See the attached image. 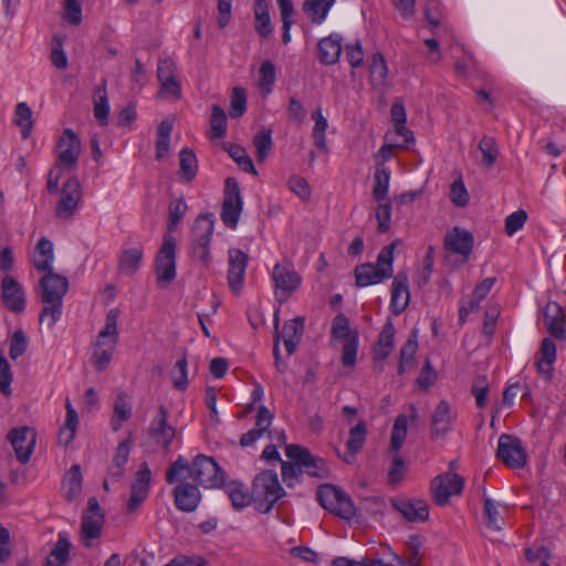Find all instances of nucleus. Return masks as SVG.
I'll use <instances>...</instances> for the list:
<instances>
[{"instance_id":"nucleus-60","label":"nucleus","mask_w":566,"mask_h":566,"mask_svg":"<svg viewBox=\"0 0 566 566\" xmlns=\"http://www.w3.org/2000/svg\"><path fill=\"white\" fill-rule=\"evenodd\" d=\"M11 382H12V371L11 367L3 356L2 350L0 349V391L6 396H11Z\"/></svg>"},{"instance_id":"nucleus-22","label":"nucleus","mask_w":566,"mask_h":566,"mask_svg":"<svg viewBox=\"0 0 566 566\" xmlns=\"http://www.w3.org/2000/svg\"><path fill=\"white\" fill-rule=\"evenodd\" d=\"M1 298L10 312L21 313L24 311V291L21 284L11 275H4L1 281Z\"/></svg>"},{"instance_id":"nucleus-28","label":"nucleus","mask_w":566,"mask_h":566,"mask_svg":"<svg viewBox=\"0 0 566 566\" xmlns=\"http://www.w3.org/2000/svg\"><path fill=\"white\" fill-rule=\"evenodd\" d=\"M544 319L548 333L558 339L565 338L564 312L556 302H548L544 310Z\"/></svg>"},{"instance_id":"nucleus-62","label":"nucleus","mask_w":566,"mask_h":566,"mask_svg":"<svg viewBox=\"0 0 566 566\" xmlns=\"http://www.w3.org/2000/svg\"><path fill=\"white\" fill-rule=\"evenodd\" d=\"M28 348V338L23 331L18 329L13 333L10 340L9 355L11 359H17L22 356Z\"/></svg>"},{"instance_id":"nucleus-43","label":"nucleus","mask_w":566,"mask_h":566,"mask_svg":"<svg viewBox=\"0 0 566 566\" xmlns=\"http://www.w3.org/2000/svg\"><path fill=\"white\" fill-rule=\"evenodd\" d=\"M66 417L64 427L60 429L59 440L64 446L72 442L75 436V430L78 423V417L76 410L73 408L71 401L66 399L65 402Z\"/></svg>"},{"instance_id":"nucleus-51","label":"nucleus","mask_w":566,"mask_h":566,"mask_svg":"<svg viewBox=\"0 0 566 566\" xmlns=\"http://www.w3.org/2000/svg\"><path fill=\"white\" fill-rule=\"evenodd\" d=\"M227 133V117L219 105H212L210 117V137L222 138Z\"/></svg>"},{"instance_id":"nucleus-26","label":"nucleus","mask_w":566,"mask_h":566,"mask_svg":"<svg viewBox=\"0 0 566 566\" xmlns=\"http://www.w3.org/2000/svg\"><path fill=\"white\" fill-rule=\"evenodd\" d=\"M273 420V415L270 410L260 406L255 419V427L248 432L243 433L240 439V444L243 448L254 444L269 429Z\"/></svg>"},{"instance_id":"nucleus-46","label":"nucleus","mask_w":566,"mask_h":566,"mask_svg":"<svg viewBox=\"0 0 566 566\" xmlns=\"http://www.w3.org/2000/svg\"><path fill=\"white\" fill-rule=\"evenodd\" d=\"M63 488L65 490V496L69 501L74 500L82 489V473L80 465L74 464L66 472L63 480Z\"/></svg>"},{"instance_id":"nucleus-58","label":"nucleus","mask_w":566,"mask_h":566,"mask_svg":"<svg viewBox=\"0 0 566 566\" xmlns=\"http://www.w3.org/2000/svg\"><path fill=\"white\" fill-rule=\"evenodd\" d=\"M484 514L486 517V525L489 528L493 531L502 530L503 518L500 515V512L494 502L489 497H485L484 500Z\"/></svg>"},{"instance_id":"nucleus-3","label":"nucleus","mask_w":566,"mask_h":566,"mask_svg":"<svg viewBox=\"0 0 566 566\" xmlns=\"http://www.w3.org/2000/svg\"><path fill=\"white\" fill-rule=\"evenodd\" d=\"M474 248L473 234L461 227L448 230L443 239L444 262L451 269L457 270L465 265Z\"/></svg>"},{"instance_id":"nucleus-38","label":"nucleus","mask_w":566,"mask_h":566,"mask_svg":"<svg viewBox=\"0 0 566 566\" xmlns=\"http://www.w3.org/2000/svg\"><path fill=\"white\" fill-rule=\"evenodd\" d=\"M254 28L258 34L265 39L272 33V24L269 14V7L266 0L254 1Z\"/></svg>"},{"instance_id":"nucleus-45","label":"nucleus","mask_w":566,"mask_h":566,"mask_svg":"<svg viewBox=\"0 0 566 566\" xmlns=\"http://www.w3.org/2000/svg\"><path fill=\"white\" fill-rule=\"evenodd\" d=\"M241 210L242 200L240 197L238 182L232 178H228L226 180V193L222 212H241Z\"/></svg>"},{"instance_id":"nucleus-55","label":"nucleus","mask_w":566,"mask_h":566,"mask_svg":"<svg viewBox=\"0 0 566 566\" xmlns=\"http://www.w3.org/2000/svg\"><path fill=\"white\" fill-rule=\"evenodd\" d=\"M374 196L377 200H381L388 192L390 171L382 164H378L375 171Z\"/></svg>"},{"instance_id":"nucleus-47","label":"nucleus","mask_w":566,"mask_h":566,"mask_svg":"<svg viewBox=\"0 0 566 566\" xmlns=\"http://www.w3.org/2000/svg\"><path fill=\"white\" fill-rule=\"evenodd\" d=\"M14 124L20 128L23 139L29 138L33 127L32 112L27 103H19L14 111Z\"/></svg>"},{"instance_id":"nucleus-40","label":"nucleus","mask_w":566,"mask_h":566,"mask_svg":"<svg viewBox=\"0 0 566 566\" xmlns=\"http://www.w3.org/2000/svg\"><path fill=\"white\" fill-rule=\"evenodd\" d=\"M198 160L192 149L186 147L179 153L180 180L190 182L197 175Z\"/></svg>"},{"instance_id":"nucleus-57","label":"nucleus","mask_w":566,"mask_h":566,"mask_svg":"<svg viewBox=\"0 0 566 566\" xmlns=\"http://www.w3.org/2000/svg\"><path fill=\"white\" fill-rule=\"evenodd\" d=\"M171 379L176 389L185 390L187 388L188 379L186 356H182L176 361L171 370Z\"/></svg>"},{"instance_id":"nucleus-5","label":"nucleus","mask_w":566,"mask_h":566,"mask_svg":"<svg viewBox=\"0 0 566 566\" xmlns=\"http://www.w3.org/2000/svg\"><path fill=\"white\" fill-rule=\"evenodd\" d=\"M397 241L384 247L378 256L376 264L364 263L355 269L356 284L359 287L378 284L385 279L392 276L394 251Z\"/></svg>"},{"instance_id":"nucleus-12","label":"nucleus","mask_w":566,"mask_h":566,"mask_svg":"<svg viewBox=\"0 0 566 566\" xmlns=\"http://www.w3.org/2000/svg\"><path fill=\"white\" fill-rule=\"evenodd\" d=\"M464 486V480L454 472V462H450V470L436 476L431 482L433 501L444 506L453 495H459Z\"/></svg>"},{"instance_id":"nucleus-27","label":"nucleus","mask_w":566,"mask_h":566,"mask_svg":"<svg viewBox=\"0 0 566 566\" xmlns=\"http://www.w3.org/2000/svg\"><path fill=\"white\" fill-rule=\"evenodd\" d=\"M144 256L142 245L125 248L117 259L118 271L123 275L132 276L138 272Z\"/></svg>"},{"instance_id":"nucleus-13","label":"nucleus","mask_w":566,"mask_h":566,"mask_svg":"<svg viewBox=\"0 0 566 566\" xmlns=\"http://www.w3.org/2000/svg\"><path fill=\"white\" fill-rule=\"evenodd\" d=\"M81 155V142L76 134L67 128L63 132L56 144L55 166L67 171L75 170Z\"/></svg>"},{"instance_id":"nucleus-64","label":"nucleus","mask_w":566,"mask_h":566,"mask_svg":"<svg viewBox=\"0 0 566 566\" xmlns=\"http://www.w3.org/2000/svg\"><path fill=\"white\" fill-rule=\"evenodd\" d=\"M63 18L73 25L82 22V6L78 0H65Z\"/></svg>"},{"instance_id":"nucleus-56","label":"nucleus","mask_w":566,"mask_h":566,"mask_svg":"<svg viewBox=\"0 0 566 566\" xmlns=\"http://www.w3.org/2000/svg\"><path fill=\"white\" fill-rule=\"evenodd\" d=\"M275 81V67L271 61H264L259 70V86L264 94L272 92Z\"/></svg>"},{"instance_id":"nucleus-20","label":"nucleus","mask_w":566,"mask_h":566,"mask_svg":"<svg viewBox=\"0 0 566 566\" xmlns=\"http://www.w3.org/2000/svg\"><path fill=\"white\" fill-rule=\"evenodd\" d=\"M286 457L297 462L305 472L312 476H322L325 471V462L321 458L313 457L310 451L296 444H290L285 449Z\"/></svg>"},{"instance_id":"nucleus-48","label":"nucleus","mask_w":566,"mask_h":566,"mask_svg":"<svg viewBox=\"0 0 566 566\" xmlns=\"http://www.w3.org/2000/svg\"><path fill=\"white\" fill-rule=\"evenodd\" d=\"M70 547L71 543L69 539L65 536L60 535L54 548L51 551L46 559V566H63L69 558Z\"/></svg>"},{"instance_id":"nucleus-6","label":"nucleus","mask_w":566,"mask_h":566,"mask_svg":"<svg viewBox=\"0 0 566 566\" xmlns=\"http://www.w3.org/2000/svg\"><path fill=\"white\" fill-rule=\"evenodd\" d=\"M285 495L275 471L265 470L259 473L252 484V497L258 510L269 513L274 504Z\"/></svg>"},{"instance_id":"nucleus-52","label":"nucleus","mask_w":566,"mask_h":566,"mask_svg":"<svg viewBox=\"0 0 566 566\" xmlns=\"http://www.w3.org/2000/svg\"><path fill=\"white\" fill-rule=\"evenodd\" d=\"M479 150L482 154L481 165L484 167H492L500 154L495 139L490 136L482 137L479 143Z\"/></svg>"},{"instance_id":"nucleus-30","label":"nucleus","mask_w":566,"mask_h":566,"mask_svg":"<svg viewBox=\"0 0 566 566\" xmlns=\"http://www.w3.org/2000/svg\"><path fill=\"white\" fill-rule=\"evenodd\" d=\"M452 420L451 406L446 400H441L436 407L431 418L432 436H444L450 430Z\"/></svg>"},{"instance_id":"nucleus-44","label":"nucleus","mask_w":566,"mask_h":566,"mask_svg":"<svg viewBox=\"0 0 566 566\" xmlns=\"http://www.w3.org/2000/svg\"><path fill=\"white\" fill-rule=\"evenodd\" d=\"M367 436V428L364 422H359L349 430L347 441L348 454L344 458L349 463L354 455L361 450Z\"/></svg>"},{"instance_id":"nucleus-19","label":"nucleus","mask_w":566,"mask_h":566,"mask_svg":"<svg viewBox=\"0 0 566 566\" xmlns=\"http://www.w3.org/2000/svg\"><path fill=\"white\" fill-rule=\"evenodd\" d=\"M228 254V284L234 294H239L243 287L249 258L242 250L234 248L230 249Z\"/></svg>"},{"instance_id":"nucleus-14","label":"nucleus","mask_w":566,"mask_h":566,"mask_svg":"<svg viewBox=\"0 0 566 566\" xmlns=\"http://www.w3.org/2000/svg\"><path fill=\"white\" fill-rule=\"evenodd\" d=\"M496 457L511 469H522L526 464L527 454L522 441L514 436L503 433L499 438Z\"/></svg>"},{"instance_id":"nucleus-34","label":"nucleus","mask_w":566,"mask_h":566,"mask_svg":"<svg viewBox=\"0 0 566 566\" xmlns=\"http://www.w3.org/2000/svg\"><path fill=\"white\" fill-rule=\"evenodd\" d=\"M132 444V434L122 441L115 451L108 474L112 479H120L124 475V467L128 460Z\"/></svg>"},{"instance_id":"nucleus-4","label":"nucleus","mask_w":566,"mask_h":566,"mask_svg":"<svg viewBox=\"0 0 566 566\" xmlns=\"http://www.w3.org/2000/svg\"><path fill=\"white\" fill-rule=\"evenodd\" d=\"M118 310L112 308L106 314L105 325L99 331L97 339L94 344V350L92 354V364L98 371L105 370L111 364L113 353L118 343Z\"/></svg>"},{"instance_id":"nucleus-15","label":"nucleus","mask_w":566,"mask_h":566,"mask_svg":"<svg viewBox=\"0 0 566 566\" xmlns=\"http://www.w3.org/2000/svg\"><path fill=\"white\" fill-rule=\"evenodd\" d=\"M157 80L160 84V96L172 101L180 98L181 83L177 76V64L171 57L158 60Z\"/></svg>"},{"instance_id":"nucleus-61","label":"nucleus","mask_w":566,"mask_h":566,"mask_svg":"<svg viewBox=\"0 0 566 566\" xmlns=\"http://www.w3.org/2000/svg\"><path fill=\"white\" fill-rule=\"evenodd\" d=\"M247 109V95L242 87H234L231 95L230 116L240 117Z\"/></svg>"},{"instance_id":"nucleus-21","label":"nucleus","mask_w":566,"mask_h":566,"mask_svg":"<svg viewBox=\"0 0 566 566\" xmlns=\"http://www.w3.org/2000/svg\"><path fill=\"white\" fill-rule=\"evenodd\" d=\"M150 478V469L148 464L144 462L132 482L130 496L127 502L128 513L135 512L148 496Z\"/></svg>"},{"instance_id":"nucleus-10","label":"nucleus","mask_w":566,"mask_h":566,"mask_svg":"<svg viewBox=\"0 0 566 566\" xmlns=\"http://www.w3.org/2000/svg\"><path fill=\"white\" fill-rule=\"evenodd\" d=\"M316 495L319 504L331 513L344 520L355 516V505L343 490L333 485H324L317 490Z\"/></svg>"},{"instance_id":"nucleus-42","label":"nucleus","mask_w":566,"mask_h":566,"mask_svg":"<svg viewBox=\"0 0 566 566\" xmlns=\"http://www.w3.org/2000/svg\"><path fill=\"white\" fill-rule=\"evenodd\" d=\"M172 119H165L159 123L157 127V140H156V159L160 160L165 158L170 148V134L172 130Z\"/></svg>"},{"instance_id":"nucleus-32","label":"nucleus","mask_w":566,"mask_h":566,"mask_svg":"<svg viewBox=\"0 0 566 566\" xmlns=\"http://www.w3.org/2000/svg\"><path fill=\"white\" fill-rule=\"evenodd\" d=\"M342 53V38L339 35H329L318 42V57L324 64H334L338 61Z\"/></svg>"},{"instance_id":"nucleus-11","label":"nucleus","mask_w":566,"mask_h":566,"mask_svg":"<svg viewBox=\"0 0 566 566\" xmlns=\"http://www.w3.org/2000/svg\"><path fill=\"white\" fill-rule=\"evenodd\" d=\"M272 280L275 285L274 295L276 301L284 303L298 289L302 276L295 271L292 262L283 260L274 265Z\"/></svg>"},{"instance_id":"nucleus-35","label":"nucleus","mask_w":566,"mask_h":566,"mask_svg":"<svg viewBox=\"0 0 566 566\" xmlns=\"http://www.w3.org/2000/svg\"><path fill=\"white\" fill-rule=\"evenodd\" d=\"M224 491L237 510L248 506L252 501V491L239 481H231L224 485Z\"/></svg>"},{"instance_id":"nucleus-49","label":"nucleus","mask_w":566,"mask_h":566,"mask_svg":"<svg viewBox=\"0 0 566 566\" xmlns=\"http://www.w3.org/2000/svg\"><path fill=\"white\" fill-rule=\"evenodd\" d=\"M109 114V106L105 84L98 87L94 94V116L101 125H106Z\"/></svg>"},{"instance_id":"nucleus-50","label":"nucleus","mask_w":566,"mask_h":566,"mask_svg":"<svg viewBox=\"0 0 566 566\" xmlns=\"http://www.w3.org/2000/svg\"><path fill=\"white\" fill-rule=\"evenodd\" d=\"M132 416V407L126 401L124 394H119L114 402V416L112 418V428L117 431L122 423L128 420Z\"/></svg>"},{"instance_id":"nucleus-29","label":"nucleus","mask_w":566,"mask_h":566,"mask_svg":"<svg viewBox=\"0 0 566 566\" xmlns=\"http://www.w3.org/2000/svg\"><path fill=\"white\" fill-rule=\"evenodd\" d=\"M304 332V318L295 317L293 319L286 321L283 325L282 333L280 338L282 337L284 346L286 348L287 355L291 356L294 354L298 342Z\"/></svg>"},{"instance_id":"nucleus-63","label":"nucleus","mask_w":566,"mask_h":566,"mask_svg":"<svg viewBox=\"0 0 566 566\" xmlns=\"http://www.w3.org/2000/svg\"><path fill=\"white\" fill-rule=\"evenodd\" d=\"M369 70L371 81L377 84H384L387 77V65L381 54L377 53L373 56Z\"/></svg>"},{"instance_id":"nucleus-16","label":"nucleus","mask_w":566,"mask_h":566,"mask_svg":"<svg viewBox=\"0 0 566 566\" xmlns=\"http://www.w3.org/2000/svg\"><path fill=\"white\" fill-rule=\"evenodd\" d=\"M169 412L164 406H159L156 417L148 427V436L153 442L166 452L177 434L176 428L168 423Z\"/></svg>"},{"instance_id":"nucleus-37","label":"nucleus","mask_w":566,"mask_h":566,"mask_svg":"<svg viewBox=\"0 0 566 566\" xmlns=\"http://www.w3.org/2000/svg\"><path fill=\"white\" fill-rule=\"evenodd\" d=\"M312 119L314 120V127L311 134L313 143L319 150L327 153L326 129L328 127V122L323 115L321 108H317L312 113Z\"/></svg>"},{"instance_id":"nucleus-23","label":"nucleus","mask_w":566,"mask_h":566,"mask_svg":"<svg viewBox=\"0 0 566 566\" xmlns=\"http://www.w3.org/2000/svg\"><path fill=\"white\" fill-rule=\"evenodd\" d=\"M391 505L408 522H424L429 517L428 504L421 499L396 497L391 500Z\"/></svg>"},{"instance_id":"nucleus-2","label":"nucleus","mask_w":566,"mask_h":566,"mask_svg":"<svg viewBox=\"0 0 566 566\" xmlns=\"http://www.w3.org/2000/svg\"><path fill=\"white\" fill-rule=\"evenodd\" d=\"M67 290V279L53 272V270L45 271V274L40 280V295L43 307L39 321L41 324H46L49 329H52L61 318L63 298Z\"/></svg>"},{"instance_id":"nucleus-53","label":"nucleus","mask_w":566,"mask_h":566,"mask_svg":"<svg viewBox=\"0 0 566 566\" xmlns=\"http://www.w3.org/2000/svg\"><path fill=\"white\" fill-rule=\"evenodd\" d=\"M408 431V421L405 415H400L396 418L391 438H390V448L392 451L397 452L402 447Z\"/></svg>"},{"instance_id":"nucleus-36","label":"nucleus","mask_w":566,"mask_h":566,"mask_svg":"<svg viewBox=\"0 0 566 566\" xmlns=\"http://www.w3.org/2000/svg\"><path fill=\"white\" fill-rule=\"evenodd\" d=\"M418 349V332L413 329L408 336L407 342L400 349V360L398 365V374L403 375L413 367V357Z\"/></svg>"},{"instance_id":"nucleus-1","label":"nucleus","mask_w":566,"mask_h":566,"mask_svg":"<svg viewBox=\"0 0 566 566\" xmlns=\"http://www.w3.org/2000/svg\"><path fill=\"white\" fill-rule=\"evenodd\" d=\"M184 472H188L189 476L203 488H219L224 482L222 469L211 457L205 454H198L191 465L182 455H179L168 468L166 481L169 484L176 483Z\"/></svg>"},{"instance_id":"nucleus-33","label":"nucleus","mask_w":566,"mask_h":566,"mask_svg":"<svg viewBox=\"0 0 566 566\" xmlns=\"http://www.w3.org/2000/svg\"><path fill=\"white\" fill-rule=\"evenodd\" d=\"M54 261L53 243L45 237L41 238L35 247L33 265L39 272L52 270Z\"/></svg>"},{"instance_id":"nucleus-54","label":"nucleus","mask_w":566,"mask_h":566,"mask_svg":"<svg viewBox=\"0 0 566 566\" xmlns=\"http://www.w3.org/2000/svg\"><path fill=\"white\" fill-rule=\"evenodd\" d=\"M253 145L256 149L258 161H263L272 149L273 142L270 129H261L253 137Z\"/></svg>"},{"instance_id":"nucleus-7","label":"nucleus","mask_w":566,"mask_h":566,"mask_svg":"<svg viewBox=\"0 0 566 566\" xmlns=\"http://www.w3.org/2000/svg\"><path fill=\"white\" fill-rule=\"evenodd\" d=\"M331 337L333 340L343 342V355L340 358L344 367L353 368L357 359L358 333L349 328V321L345 315L338 314L332 322Z\"/></svg>"},{"instance_id":"nucleus-24","label":"nucleus","mask_w":566,"mask_h":566,"mask_svg":"<svg viewBox=\"0 0 566 566\" xmlns=\"http://www.w3.org/2000/svg\"><path fill=\"white\" fill-rule=\"evenodd\" d=\"M175 505L182 512H192L200 503L198 488L189 482H180L174 490Z\"/></svg>"},{"instance_id":"nucleus-41","label":"nucleus","mask_w":566,"mask_h":566,"mask_svg":"<svg viewBox=\"0 0 566 566\" xmlns=\"http://www.w3.org/2000/svg\"><path fill=\"white\" fill-rule=\"evenodd\" d=\"M394 326L391 323L385 325L379 334L378 342L374 349V357L377 360H385L394 348Z\"/></svg>"},{"instance_id":"nucleus-18","label":"nucleus","mask_w":566,"mask_h":566,"mask_svg":"<svg viewBox=\"0 0 566 566\" xmlns=\"http://www.w3.org/2000/svg\"><path fill=\"white\" fill-rule=\"evenodd\" d=\"M8 440L14 450L17 460L22 464L28 463L36 443L35 430L28 426L13 428L8 433Z\"/></svg>"},{"instance_id":"nucleus-8","label":"nucleus","mask_w":566,"mask_h":566,"mask_svg":"<svg viewBox=\"0 0 566 566\" xmlns=\"http://www.w3.org/2000/svg\"><path fill=\"white\" fill-rule=\"evenodd\" d=\"M211 214H198L192 227L191 253L193 259L208 266L211 261L210 242L213 233Z\"/></svg>"},{"instance_id":"nucleus-17","label":"nucleus","mask_w":566,"mask_h":566,"mask_svg":"<svg viewBox=\"0 0 566 566\" xmlns=\"http://www.w3.org/2000/svg\"><path fill=\"white\" fill-rule=\"evenodd\" d=\"M104 524V514L96 500L91 497L87 503V509L82 517V542L85 547L92 545L93 539L101 536L102 527Z\"/></svg>"},{"instance_id":"nucleus-59","label":"nucleus","mask_w":566,"mask_h":566,"mask_svg":"<svg viewBox=\"0 0 566 566\" xmlns=\"http://www.w3.org/2000/svg\"><path fill=\"white\" fill-rule=\"evenodd\" d=\"M229 154L232 159L241 167L242 170L258 175L253 161L247 154L245 149L240 146H232L229 149Z\"/></svg>"},{"instance_id":"nucleus-39","label":"nucleus","mask_w":566,"mask_h":566,"mask_svg":"<svg viewBox=\"0 0 566 566\" xmlns=\"http://www.w3.org/2000/svg\"><path fill=\"white\" fill-rule=\"evenodd\" d=\"M335 3V0H305L303 3V11L313 23H322Z\"/></svg>"},{"instance_id":"nucleus-25","label":"nucleus","mask_w":566,"mask_h":566,"mask_svg":"<svg viewBox=\"0 0 566 566\" xmlns=\"http://www.w3.org/2000/svg\"><path fill=\"white\" fill-rule=\"evenodd\" d=\"M410 298L408 276L406 273L399 272L391 285L390 308L395 315L401 314L408 306Z\"/></svg>"},{"instance_id":"nucleus-31","label":"nucleus","mask_w":566,"mask_h":566,"mask_svg":"<svg viewBox=\"0 0 566 566\" xmlns=\"http://www.w3.org/2000/svg\"><path fill=\"white\" fill-rule=\"evenodd\" d=\"M81 185L77 178H69L63 186L60 206L64 212H72L78 208L81 200Z\"/></svg>"},{"instance_id":"nucleus-9","label":"nucleus","mask_w":566,"mask_h":566,"mask_svg":"<svg viewBox=\"0 0 566 566\" xmlns=\"http://www.w3.org/2000/svg\"><path fill=\"white\" fill-rule=\"evenodd\" d=\"M155 272L160 287H166L176 277V239L170 233L164 235L155 260Z\"/></svg>"}]
</instances>
